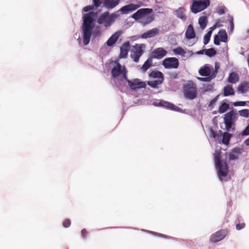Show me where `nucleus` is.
I'll list each match as a JSON object with an SVG mask.
<instances>
[{
    "label": "nucleus",
    "instance_id": "1",
    "mask_svg": "<svg viewBox=\"0 0 249 249\" xmlns=\"http://www.w3.org/2000/svg\"><path fill=\"white\" fill-rule=\"evenodd\" d=\"M97 13L94 12H90L83 16V23L82 29L83 31V43L85 45L89 44L90 41L92 30L94 24L93 21Z\"/></svg>",
    "mask_w": 249,
    "mask_h": 249
},
{
    "label": "nucleus",
    "instance_id": "2",
    "mask_svg": "<svg viewBox=\"0 0 249 249\" xmlns=\"http://www.w3.org/2000/svg\"><path fill=\"white\" fill-rule=\"evenodd\" d=\"M153 12V9L145 8L138 10L136 13L132 15V18L138 20L142 19L141 22L143 25L149 24L155 19L154 15H150Z\"/></svg>",
    "mask_w": 249,
    "mask_h": 249
},
{
    "label": "nucleus",
    "instance_id": "3",
    "mask_svg": "<svg viewBox=\"0 0 249 249\" xmlns=\"http://www.w3.org/2000/svg\"><path fill=\"white\" fill-rule=\"evenodd\" d=\"M221 152L216 150L214 154V160L220 179L223 180V177L227 176L229 172V167L226 161L221 160Z\"/></svg>",
    "mask_w": 249,
    "mask_h": 249
},
{
    "label": "nucleus",
    "instance_id": "4",
    "mask_svg": "<svg viewBox=\"0 0 249 249\" xmlns=\"http://www.w3.org/2000/svg\"><path fill=\"white\" fill-rule=\"evenodd\" d=\"M118 18V15L115 13L110 14L109 12L106 11L102 13L97 19V23L103 25L106 27H109Z\"/></svg>",
    "mask_w": 249,
    "mask_h": 249
},
{
    "label": "nucleus",
    "instance_id": "5",
    "mask_svg": "<svg viewBox=\"0 0 249 249\" xmlns=\"http://www.w3.org/2000/svg\"><path fill=\"white\" fill-rule=\"evenodd\" d=\"M210 4V0H193L191 10L192 13L196 14L206 9Z\"/></svg>",
    "mask_w": 249,
    "mask_h": 249
},
{
    "label": "nucleus",
    "instance_id": "6",
    "mask_svg": "<svg viewBox=\"0 0 249 249\" xmlns=\"http://www.w3.org/2000/svg\"><path fill=\"white\" fill-rule=\"evenodd\" d=\"M115 63L116 66L113 67L111 71L112 77L116 78L120 76H122L124 80H126L127 77V71L125 67L122 66L118 62H115Z\"/></svg>",
    "mask_w": 249,
    "mask_h": 249
},
{
    "label": "nucleus",
    "instance_id": "7",
    "mask_svg": "<svg viewBox=\"0 0 249 249\" xmlns=\"http://www.w3.org/2000/svg\"><path fill=\"white\" fill-rule=\"evenodd\" d=\"M184 94L186 98L194 99L196 97V87L193 83H189L184 87Z\"/></svg>",
    "mask_w": 249,
    "mask_h": 249
},
{
    "label": "nucleus",
    "instance_id": "8",
    "mask_svg": "<svg viewBox=\"0 0 249 249\" xmlns=\"http://www.w3.org/2000/svg\"><path fill=\"white\" fill-rule=\"evenodd\" d=\"M144 45L141 44H136L133 47V49L131 51L130 57L135 62L139 61L140 57L144 53L143 47Z\"/></svg>",
    "mask_w": 249,
    "mask_h": 249
},
{
    "label": "nucleus",
    "instance_id": "9",
    "mask_svg": "<svg viewBox=\"0 0 249 249\" xmlns=\"http://www.w3.org/2000/svg\"><path fill=\"white\" fill-rule=\"evenodd\" d=\"M162 65L165 69H177L179 62L176 57H168L163 60Z\"/></svg>",
    "mask_w": 249,
    "mask_h": 249
},
{
    "label": "nucleus",
    "instance_id": "10",
    "mask_svg": "<svg viewBox=\"0 0 249 249\" xmlns=\"http://www.w3.org/2000/svg\"><path fill=\"white\" fill-rule=\"evenodd\" d=\"M228 231L227 229H222L216 232L213 233L210 238V241L212 243H216L220 241L227 235Z\"/></svg>",
    "mask_w": 249,
    "mask_h": 249
},
{
    "label": "nucleus",
    "instance_id": "11",
    "mask_svg": "<svg viewBox=\"0 0 249 249\" xmlns=\"http://www.w3.org/2000/svg\"><path fill=\"white\" fill-rule=\"evenodd\" d=\"M130 88L132 90L137 89L144 88L146 87V84L144 82L141 81L139 79H134L133 80H129L127 78L125 80Z\"/></svg>",
    "mask_w": 249,
    "mask_h": 249
},
{
    "label": "nucleus",
    "instance_id": "12",
    "mask_svg": "<svg viewBox=\"0 0 249 249\" xmlns=\"http://www.w3.org/2000/svg\"><path fill=\"white\" fill-rule=\"evenodd\" d=\"M236 115L234 110L226 113L224 117V123L226 125V128L227 131H229L232 124V120Z\"/></svg>",
    "mask_w": 249,
    "mask_h": 249
},
{
    "label": "nucleus",
    "instance_id": "13",
    "mask_svg": "<svg viewBox=\"0 0 249 249\" xmlns=\"http://www.w3.org/2000/svg\"><path fill=\"white\" fill-rule=\"evenodd\" d=\"M167 54V51L163 48L159 47L154 50L151 53L152 58L161 59Z\"/></svg>",
    "mask_w": 249,
    "mask_h": 249
},
{
    "label": "nucleus",
    "instance_id": "14",
    "mask_svg": "<svg viewBox=\"0 0 249 249\" xmlns=\"http://www.w3.org/2000/svg\"><path fill=\"white\" fill-rule=\"evenodd\" d=\"M213 68L209 64H205L201 67L199 70V74L202 76H206L207 77L210 76L212 74V71Z\"/></svg>",
    "mask_w": 249,
    "mask_h": 249
},
{
    "label": "nucleus",
    "instance_id": "15",
    "mask_svg": "<svg viewBox=\"0 0 249 249\" xmlns=\"http://www.w3.org/2000/svg\"><path fill=\"white\" fill-rule=\"evenodd\" d=\"M140 7V5L139 4L130 3L122 7L120 10L123 14H128L129 12L136 10Z\"/></svg>",
    "mask_w": 249,
    "mask_h": 249
},
{
    "label": "nucleus",
    "instance_id": "16",
    "mask_svg": "<svg viewBox=\"0 0 249 249\" xmlns=\"http://www.w3.org/2000/svg\"><path fill=\"white\" fill-rule=\"evenodd\" d=\"M242 150L239 148H233L229 154V161L236 160L242 153Z\"/></svg>",
    "mask_w": 249,
    "mask_h": 249
},
{
    "label": "nucleus",
    "instance_id": "17",
    "mask_svg": "<svg viewBox=\"0 0 249 249\" xmlns=\"http://www.w3.org/2000/svg\"><path fill=\"white\" fill-rule=\"evenodd\" d=\"M129 47L130 43L128 41L125 42L122 44L120 48V54L119 55L120 58H126L127 56Z\"/></svg>",
    "mask_w": 249,
    "mask_h": 249
},
{
    "label": "nucleus",
    "instance_id": "18",
    "mask_svg": "<svg viewBox=\"0 0 249 249\" xmlns=\"http://www.w3.org/2000/svg\"><path fill=\"white\" fill-rule=\"evenodd\" d=\"M122 34V32L118 31L114 33L106 42L107 46H113L117 41Z\"/></svg>",
    "mask_w": 249,
    "mask_h": 249
},
{
    "label": "nucleus",
    "instance_id": "19",
    "mask_svg": "<svg viewBox=\"0 0 249 249\" xmlns=\"http://www.w3.org/2000/svg\"><path fill=\"white\" fill-rule=\"evenodd\" d=\"M120 0H103V6L107 9H112L118 5Z\"/></svg>",
    "mask_w": 249,
    "mask_h": 249
},
{
    "label": "nucleus",
    "instance_id": "20",
    "mask_svg": "<svg viewBox=\"0 0 249 249\" xmlns=\"http://www.w3.org/2000/svg\"><path fill=\"white\" fill-rule=\"evenodd\" d=\"M214 71H213L212 75L208 77H197V79L202 82H210L214 78L217 73L218 70L219 69V66L217 65L216 64L214 68Z\"/></svg>",
    "mask_w": 249,
    "mask_h": 249
},
{
    "label": "nucleus",
    "instance_id": "21",
    "mask_svg": "<svg viewBox=\"0 0 249 249\" xmlns=\"http://www.w3.org/2000/svg\"><path fill=\"white\" fill-rule=\"evenodd\" d=\"M159 30L158 28H155L151 30L147 31L146 32L144 33L142 37L144 38H150L155 36L159 34Z\"/></svg>",
    "mask_w": 249,
    "mask_h": 249
},
{
    "label": "nucleus",
    "instance_id": "22",
    "mask_svg": "<svg viewBox=\"0 0 249 249\" xmlns=\"http://www.w3.org/2000/svg\"><path fill=\"white\" fill-rule=\"evenodd\" d=\"M186 38L188 39L194 38L196 36V34L192 25L190 24L186 31L185 33Z\"/></svg>",
    "mask_w": 249,
    "mask_h": 249
},
{
    "label": "nucleus",
    "instance_id": "23",
    "mask_svg": "<svg viewBox=\"0 0 249 249\" xmlns=\"http://www.w3.org/2000/svg\"><path fill=\"white\" fill-rule=\"evenodd\" d=\"M153 65V59L152 57H149L145 61L142 66L141 67L140 70L142 72H145Z\"/></svg>",
    "mask_w": 249,
    "mask_h": 249
},
{
    "label": "nucleus",
    "instance_id": "24",
    "mask_svg": "<svg viewBox=\"0 0 249 249\" xmlns=\"http://www.w3.org/2000/svg\"><path fill=\"white\" fill-rule=\"evenodd\" d=\"M235 92L231 85H228L225 86L223 89V95L224 96L234 95Z\"/></svg>",
    "mask_w": 249,
    "mask_h": 249
},
{
    "label": "nucleus",
    "instance_id": "25",
    "mask_svg": "<svg viewBox=\"0 0 249 249\" xmlns=\"http://www.w3.org/2000/svg\"><path fill=\"white\" fill-rule=\"evenodd\" d=\"M239 80V76L235 72H232L230 73L227 81L229 83L235 84Z\"/></svg>",
    "mask_w": 249,
    "mask_h": 249
},
{
    "label": "nucleus",
    "instance_id": "26",
    "mask_svg": "<svg viewBox=\"0 0 249 249\" xmlns=\"http://www.w3.org/2000/svg\"><path fill=\"white\" fill-rule=\"evenodd\" d=\"M249 89V83L248 82H244L241 83L238 86L237 90L244 93L247 92Z\"/></svg>",
    "mask_w": 249,
    "mask_h": 249
},
{
    "label": "nucleus",
    "instance_id": "27",
    "mask_svg": "<svg viewBox=\"0 0 249 249\" xmlns=\"http://www.w3.org/2000/svg\"><path fill=\"white\" fill-rule=\"evenodd\" d=\"M154 105H155L156 106L164 107H165L167 108H169V109H170L172 110H174L175 109V108L176 107V106L174 104H171L170 102L165 101H160V102H159L158 104L155 103V104H154Z\"/></svg>",
    "mask_w": 249,
    "mask_h": 249
},
{
    "label": "nucleus",
    "instance_id": "28",
    "mask_svg": "<svg viewBox=\"0 0 249 249\" xmlns=\"http://www.w3.org/2000/svg\"><path fill=\"white\" fill-rule=\"evenodd\" d=\"M149 76L152 78H157V80H164L162 73L159 71H153L149 74Z\"/></svg>",
    "mask_w": 249,
    "mask_h": 249
},
{
    "label": "nucleus",
    "instance_id": "29",
    "mask_svg": "<svg viewBox=\"0 0 249 249\" xmlns=\"http://www.w3.org/2000/svg\"><path fill=\"white\" fill-rule=\"evenodd\" d=\"M215 36H218L221 39V42H226L227 41L228 36L225 30H220L217 35H216Z\"/></svg>",
    "mask_w": 249,
    "mask_h": 249
},
{
    "label": "nucleus",
    "instance_id": "30",
    "mask_svg": "<svg viewBox=\"0 0 249 249\" xmlns=\"http://www.w3.org/2000/svg\"><path fill=\"white\" fill-rule=\"evenodd\" d=\"M185 9L183 7H179L177 10L176 11V15L177 17L181 18L183 20L186 19V17L184 14Z\"/></svg>",
    "mask_w": 249,
    "mask_h": 249
},
{
    "label": "nucleus",
    "instance_id": "31",
    "mask_svg": "<svg viewBox=\"0 0 249 249\" xmlns=\"http://www.w3.org/2000/svg\"><path fill=\"white\" fill-rule=\"evenodd\" d=\"M199 24L202 29H204L207 23V18L206 16L200 17L198 19Z\"/></svg>",
    "mask_w": 249,
    "mask_h": 249
},
{
    "label": "nucleus",
    "instance_id": "32",
    "mask_svg": "<svg viewBox=\"0 0 249 249\" xmlns=\"http://www.w3.org/2000/svg\"><path fill=\"white\" fill-rule=\"evenodd\" d=\"M163 80H156L154 81H148L147 84L153 88H157L158 86L160 85L162 82Z\"/></svg>",
    "mask_w": 249,
    "mask_h": 249
},
{
    "label": "nucleus",
    "instance_id": "33",
    "mask_svg": "<svg viewBox=\"0 0 249 249\" xmlns=\"http://www.w3.org/2000/svg\"><path fill=\"white\" fill-rule=\"evenodd\" d=\"M230 108L229 105L227 103H223L219 107L218 112L220 113H223L227 111Z\"/></svg>",
    "mask_w": 249,
    "mask_h": 249
},
{
    "label": "nucleus",
    "instance_id": "34",
    "mask_svg": "<svg viewBox=\"0 0 249 249\" xmlns=\"http://www.w3.org/2000/svg\"><path fill=\"white\" fill-rule=\"evenodd\" d=\"M173 51L176 54L183 56H184L186 53L185 51L181 47H178L173 49Z\"/></svg>",
    "mask_w": 249,
    "mask_h": 249
},
{
    "label": "nucleus",
    "instance_id": "35",
    "mask_svg": "<svg viewBox=\"0 0 249 249\" xmlns=\"http://www.w3.org/2000/svg\"><path fill=\"white\" fill-rule=\"evenodd\" d=\"M231 136V134L229 133L225 132L223 135L222 142L225 144H228Z\"/></svg>",
    "mask_w": 249,
    "mask_h": 249
},
{
    "label": "nucleus",
    "instance_id": "36",
    "mask_svg": "<svg viewBox=\"0 0 249 249\" xmlns=\"http://www.w3.org/2000/svg\"><path fill=\"white\" fill-rule=\"evenodd\" d=\"M216 53V51L213 48L205 49V54L209 57L214 56Z\"/></svg>",
    "mask_w": 249,
    "mask_h": 249
},
{
    "label": "nucleus",
    "instance_id": "37",
    "mask_svg": "<svg viewBox=\"0 0 249 249\" xmlns=\"http://www.w3.org/2000/svg\"><path fill=\"white\" fill-rule=\"evenodd\" d=\"M212 33V31H209L204 36L203 41L204 45H206L210 41V37Z\"/></svg>",
    "mask_w": 249,
    "mask_h": 249
},
{
    "label": "nucleus",
    "instance_id": "38",
    "mask_svg": "<svg viewBox=\"0 0 249 249\" xmlns=\"http://www.w3.org/2000/svg\"><path fill=\"white\" fill-rule=\"evenodd\" d=\"M220 94L216 95L213 99H212L209 103L208 107L211 108H213V105L215 104L218 99Z\"/></svg>",
    "mask_w": 249,
    "mask_h": 249
},
{
    "label": "nucleus",
    "instance_id": "39",
    "mask_svg": "<svg viewBox=\"0 0 249 249\" xmlns=\"http://www.w3.org/2000/svg\"><path fill=\"white\" fill-rule=\"evenodd\" d=\"M240 116L244 117H248L249 115V110L247 109H242L239 111Z\"/></svg>",
    "mask_w": 249,
    "mask_h": 249
},
{
    "label": "nucleus",
    "instance_id": "40",
    "mask_svg": "<svg viewBox=\"0 0 249 249\" xmlns=\"http://www.w3.org/2000/svg\"><path fill=\"white\" fill-rule=\"evenodd\" d=\"M93 5L94 9H97L102 4V1L100 0H92Z\"/></svg>",
    "mask_w": 249,
    "mask_h": 249
},
{
    "label": "nucleus",
    "instance_id": "41",
    "mask_svg": "<svg viewBox=\"0 0 249 249\" xmlns=\"http://www.w3.org/2000/svg\"><path fill=\"white\" fill-rule=\"evenodd\" d=\"M93 10H95V9H94L92 5H88V6L84 7L83 8L82 11L83 12H89V11Z\"/></svg>",
    "mask_w": 249,
    "mask_h": 249
},
{
    "label": "nucleus",
    "instance_id": "42",
    "mask_svg": "<svg viewBox=\"0 0 249 249\" xmlns=\"http://www.w3.org/2000/svg\"><path fill=\"white\" fill-rule=\"evenodd\" d=\"M71 222L69 219H66L63 222V226L65 228H68L71 226Z\"/></svg>",
    "mask_w": 249,
    "mask_h": 249
},
{
    "label": "nucleus",
    "instance_id": "43",
    "mask_svg": "<svg viewBox=\"0 0 249 249\" xmlns=\"http://www.w3.org/2000/svg\"><path fill=\"white\" fill-rule=\"evenodd\" d=\"M246 104V102L245 101H238L235 102L233 103V105L235 107L237 106H244Z\"/></svg>",
    "mask_w": 249,
    "mask_h": 249
},
{
    "label": "nucleus",
    "instance_id": "44",
    "mask_svg": "<svg viewBox=\"0 0 249 249\" xmlns=\"http://www.w3.org/2000/svg\"><path fill=\"white\" fill-rule=\"evenodd\" d=\"M246 224L245 223H238L236 225V229L237 230H240L245 227Z\"/></svg>",
    "mask_w": 249,
    "mask_h": 249
},
{
    "label": "nucleus",
    "instance_id": "45",
    "mask_svg": "<svg viewBox=\"0 0 249 249\" xmlns=\"http://www.w3.org/2000/svg\"><path fill=\"white\" fill-rule=\"evenodd\" d=\"M225 7H219V8H217V9H216L217 13L219 15L224 14L225 13Z\"/></svg>",
    "mask_w": 249,
    "mask_h": 249
},
{
    "label": "nucleus",
    "instance_id": "46",
    "mask_svg": "<svg viewBox=\"0 0 249 249\" xmlns=\"http://www.w3.org/2000/svg\"><path fill=\"white\" fill-rule=\"evenodd\" d=\"M220 41H221V39L218 36H214V44L216 45H219L220 44Z\"/></svg>",
    "mask_w": 249,
    "mask_h": 249
},
{
    "label": "nucleus",
    "instance_id": "47",
    "mask_svg": "<svg viewBox=\"0 0 249 249\" xmlns=\"http://www.w3.org/2000/svg\"><path fill=\"white\" fill-rule=\"evenodd\" d=\"M242 135L247 136L249 135V124L246 127V128L244 130V131L242 132Z\"/></svg>",
    "mask_w": 249,
    "mask_h": 249
},
{
    "label": "nucleus",
    "instance_id": "48",
    "mask_svg": "<svg viewBox=\"0 0 249 249\" xmlns=\"http://www.w3.org/2000/svg\"><path fill=\"white\" fill-rule=\"evenodd\" d=\"M81 233L82 237L85 238L88 234V232L87 230L84 229L82 230Z\"/></svg>",
    "mask_w": 249,
    "mask_h": 249
},
{
    "label": "nucleus",
    "instance_id": "49",
    "mask_svg": "<svg viewBox=\"0 0 249 249\" xmlns=\"http://www.w3.org/2000/svg\"><path fill=\"white\" fill-rule=\"evenodd\" d=\"M230 24L231 31H232V30L233 29V28H234V24H233V21L232 18H231V20H230Z\"/></svg>",
    "mask_w": 249,
    "mask_h": 249
},
{
    "label": "nucleus",
    "instance_id": "50",
    "mask_svg": "<svg viewBox=\"0 0 249 249\" xmlns=\"http://www.w3.org/2000/svg\"><path fill=\"white\" fill-rule=\"evenodd\" d=\"M211 135L213 138H215L217 136L216 133L212 129L211 131Z\"/></svg>",
    "mask_w": 249,
    "mask_h": 249
},
{
    "label": "nucleus",
    "instance_id": "51",
    "mask_svg": "<svg viewBox=\"0 0 249 249\" xmlns=\"http://www.w3.org/2000/svg\"><path fill=\"white\" fill-rule=\"evenodd\" d=\"M204 53H205V49H204V50H200L199 51H198L196 53L197 54H202Z\"/></svg>",
    "mask_w": 249,
    "mask_h": 249
},
{
    "label": "nucleus",
    "instance_id": "52",
    "mask_svg": "<svg viewBox=\"0 0 249 249\" xmlns=\"http://www.w3.org/2000/svg\"><path fill=\"white\" fill-rule=\"evenodd\" d=\"M244 143L246 145L249 146V138L246 139Z\"/></svg>",
    "mask_w": 249,
    "mask_h": 249
},
{
    "label": "nucleus",
    "instance_id": "53",
    "mask_svg": "<svg viewBox=\"0 0 249 249\" xmlns=\"http://www.w3.org/2000/svg\"><path fill=\"white\" fill-rule=\"evenodd\" d=\"M157 234L160 237H164V238H167L168 237L167 236H166L165 235H164V234H162L157 233Z\"/></svg>",
    "mask_w": 249,
    "mask_h": 249
}]
</instances>
